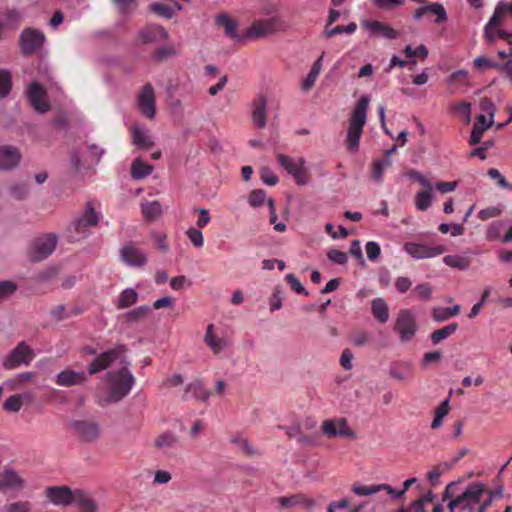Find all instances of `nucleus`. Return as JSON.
Returning <instances> with one entry per match:
<instances>
[{
	"mask_svg": "<svg viewBox=\"0 0 512 512\" xmlns=\"http://www.w3.org/2000/svg\"><path fill=\"white\" fill-rule=\"evenodd\" d=\"M132 143L139 148L149 149L154 145L149 135L139 126H135L132 131Z\"/></svg>",
	"mask_w": 512,
	"mask_h": 512,
	"instance_id": "nucleus-34",
	"label": "nucleus"
},
{
	"mask_svg": "<svg viewBox=\"0 0 512 512\" xmlns=\"http://www.w3.org/2000/svg\"><path fill=\"white\" fill-rule=\"evenodd\" d=\"M9 191H10V195L13 198H15L17 200H22L27 197V195L29 193V188H28L27 184L19 183V184L13 185Z\"/></svg>",
	"mask_w": 512,
	"mask_h": 512,
	"instance_id": "nucleus-57",
	"label": "nucleus"
},
{
	"mask_svg": "<svg viewBox=\"0 0 512 512\" xmlns=\"http://www.w3.org/2000/svg\"><path fill=\"white\" fill-rule=\"evenodd\" d=\"M352 491L358 496H370L380 492V484L369 486L354 484L352 486Z\"/></svg>",
	"mask_w": 512,
	"mask_h": 512,
	"instance_id": "nucleus-48",
	"label": "nucleus"
},
{
	"mask_svg": "<svg viewBox=\"0 0 512 512\" xmlns=\"http://www.w3.org/2000/svg\"><path fill=\"white\" fill-rule=\"evenodd\" d=\"M186 235L189 238L193 246L200 248L204 244V237L201 229L191 227L186 231Z\"/></svg>",
	"mask_w": 512,
	"mask_h": 512,
	"instance_id": "nucleus-50",
	"label": "nucleus"
},
{
	"mask_svg": "<svg viewBox=\"0 0 512 512\" xmlns=\"http://www.w3.org/2000/svg\"><path fill=\"white\" fill-rule=\"evenodd\" d=\"M149 11L164 19H171L175 16V8L160 2L151 3Z\"/></svg>",
	"mask_w": 512,
	"mask_h": 512,
	"instance_id": "nucleus-40",
	"label": "nucleus"
},
{
	"mask_svg": "<svg viewBox=\"0 0 512 512\" xmlns=\"http://www.w3.org/2000/svg\"><path fill=\"white\" fill-rule=\"evenodd\" d=\"M215 22L219 26H223L224 28V34L231 38V39H237V24L234 20H232L228 14L221 13L216 16Z\"/></svg>",
	"mask_w": 512,
	"mask_h": 512,
	"instance_id": "nucleus-31",
	"label": "nucleus"
},
{
	"mask_svg": "<svg viewBox=\"0 0 512 512\" xmlns=\"http://www.w3.org/2000/svg\"><path fill=\"white\" fill-rule=\"evenodd\" d=\"M503 208L502 206H490L488 208L482 209L478 212V217L481 220H487L490 218L498 217L502 214Z\"/></svg>",
	"mask_w": 512,
	"mask_h": 512,
	"instance_id": "nucleus-56",
	"label": "nucleus"
},
{
	"mask_svg": "<svg viewBox=\"0 0 512 512\" xmlns=\"http://www.w3.org/2000/svg\"><path fill=\"white\" fill-rule=\"evenodd\" d=\"M433 197V187L417 192L414 198L416 209L419 211H426L431 206Z\"/></svg>",
	"mask_w": 512,
	"mask_h": 512,
	"instance_id": "nucleus-32",
	"label": "nucleus"
},
{
	"mask_svg": "<svg viewBox=\"0 0 512 512\" xmlns=\"http://www.w3.org/2000/svg\"><path fill=\"white\" fill-rule=\"evenodd\" d=\"M371 312L380 323H386L389 319L388 305L383 298L378 297L372 300Z\"/></svg>",
	"mask_w": 512,
	"mask_h": 512,
	"instance_id": "nucleus-30",
	"label": "nucleus"
},
{
	"mask_svg": "<svg viewBox=\"0 0 512 512\" xmlns=\"http://www.w3.org/2000/svg\"><path fill=\"white\" fill-rule=\"evenodd\" d=\"M79 509V512H97V505L91 496L82 491L76 490V495L73 504Z\"/></svg>",
	"mask_w": 512,
	"mask_h": 512,
	"instance_id": "nucleus-27",
	"label": "nucleus"
},
{
	"mask_svg": "<svg viewBox=\"0 0 512 512\" xmlns=\"http://www.w3.org/2000/svg\"><path fill=\"white\" fill-rule=\"evenodd\" d=\"M137 300L138 293L133 288H126L119 294L116 307L125 309L134 305Z\"/></svg>",
	"mask_w": 512,
	"mask_h": 512,
	"instance_id": "nucleus-36",
	"label": "nucleus"
},
{
	"mask_svg": "<svg viewBox=\"0 0 512 512\" xmlns=\"http://www.w3.org/2000/svg\"><path fill=\"white\" fill-rule=\"evenodd\" d=\"M100 220V214L95 211L91 202H87L85 211L76 217L68 226L66 233L70 241H79L87 237L90 229Z\"/></svg>",
	"mask_w": 512,
	"mask_h": 512,
	"instance_id": "nucleus-3",
	"label": "nucleus"
},
{
	"mask_svg": "<svg viewBox=\"0 0 512 512\" xmlns=\"http://www.w3.org/2000/svg\"><path fill=\"white\" fill-rule=\"evenodd\" d=\"M70 428L81 441L86 443L97 441L101 434L99 424L91 420H74L70 423Z\"/></svg>",
	"mask_w": 512,
	"mask_h": 512,
	"instance_id": "nucleus-9",
	"label": "nucleus"
},
{
	"mask_svg": "<svg viewBox=\"0 0 512 512\" xmlns=\"http://www.w3.org/2000/svg\"><path fill=\"white\" fill-rule=\"evenodd\" d=\"M458 329L457 323H451L447 326H444L441 329H438L434 331L430 335V339L434 345H438L442 340L448 338L450 335H452L456 330Z\"/></svg>",
	"mask_w": 512,
	"mask_h": 512,
	"instance_id": "nucleus-39",
	"label": "nucleus"
},
{
	"mask_svg": "<svg viewBox=\"0 0 512 512\" xmlns=\"http://www.w3.org/2000/svg\"><path fill=\"white\" fill-rule=\"evenodd\" d=\"M120 258L125 265L132 268H141L147 264L145 251L139 248L134 242L125 243L120 251Z\"/></svg>",
	"mask_w": 512,
	"mask_h": 512,
	"instance_id": "nucleus-10",
	"label": "nucleus"
},
{
	"mask_svg": "<svg viewBox=\"0 0 512 512\" xmlns=\"http://www.w3.org/2000/svg\"><path fill=\"white\" fill-rule=\"evenodd\" d=\"M327 257L330 261L336 264L344 265L348 261L347 254L337 249H331L327 253Z\"/></svg>",
	"mask_w": 512,
	"mask_h": 512,
	"instance_id": "nucleus-64",
	"label": "nucleus"
},
{
	"mask_svg": "<svg viewBox=\"0 0 512 512\" xmlns=\"http://www.w3.org/2000/svg\"><path fill=\"white\" fill-rule=\"evenodd\" d=\"M210 395L211 392L204 387L203 382L200 380H196L186 386L182 399L184 401H187L192 398H195L203 402H206L209 399Z\"/></svg>",
	"mask_w": 512,
	"mask_h": 512,
	"instance_id": "nucleus-23",
	"label": "nucleus"
},
{
	"mask_svg": "<svg viewBox=\"0 0 512 512\" xmlns=\"http://www.w3.org/2000/svg\"><path fill=\"white\" fill-rule=\"evenodd\" d=\"M414 366L411 362H399L390 366L389 375L398 381H408L411 379Z\"/></svg>",
	"mask_w": 512,
	"mask_h": 512,
	"instance_id": "nucleus-25",
	"label": "nucleus"
},
{
	"mask_svg": "<svg viewBox=\"0 0 512 512\" xmlns=\"http://www.w3.org/2000/svg\"><path fill=\"white\" fill-rule=\"evenodd\" d=\"M277 160L281 167L293 177L298 185H306L309 181L305 159L302 157L293 158L284 154H278Z\"/></svg>",
	"mask_w": 512,
	"mask_h": 512,
	"instance_id": "nucleus-5",
	"label": "nucleus"
},
{
	"mask_svg": "<svg viewBox=\"0 0 512 512\" xmlns=\"http://www.w3.org/2000/svg\"><path fill=\"white\" fill-rule=\"evenodd\" d=\"M204 342L215 354H219L227 346V342L223 338L216 337L214 335L213 324H209L207 326L206 334L204 336Z\"/></svg>",
	"mask_w": 512,
	"mask_h": 512,
	"instance_id": "nucleus-28",
	"label": "nucleus"
},
{
	"mask_svg": "<svg viewBox=\"0 0 512 512\" xmlns=\"http://www.w3.org/2000/svg\"><path fill=\"white\" fill-rule=\"evenodd\" d=\"M22 407V396L12 395L4 402V409L10 412H18Z\"/></svg>",
	"mask_w": 512,
	"mask_h": 512,
	"instance_id": "nucleus-52",
	"label": "nucleus"
},
{
	"mask_svg": "<svg viewBox=\"0 0 512 512\" xmlns=\"http://www.w3.org/2000/svg\"><path fill=\"white\" fill-rule=\"evenodd\" d=\"M323 432L329 437L344 436L353 438L354 432L348 427L345 418L326 420L322 426Z\"/></svg>",
	"mask_w": 512,
	"mask_h": 512,
	"instance_id": "nucleus-17",
	"label": "nucleus"
},
{
	"mask_svg": "<svg viewBox=\"0 0 512 512\" xmlns=\"http://www.w3.org/2000/svg\"><path fill=\"white\" fill-rule=\"evenodd\" d=\"M485 491L484 484L480 482L469 484L465 491L460 495L463 500L462 509L474 511L476 506L480 504Z\"/></svg>",
	"mask_w": 512,
	"mask_h": 512,
	"instance_id": "nucleus-14",
	"label": "nucleus"
},
{
	"mask_svg": "<svg viewBox=\"0 0 512 512\" xmlns=\"http://www.w3.org/2000/svg\"><path fill=\"white\" fill-rule=\"evenodd\" d=\"M282 29V23L278 17L257 20L246 31L247 38H263Z\"/></svg>",
	"mask_w": 512,
	"mask_h": 512,
	"instance_id": "nucleus-11",
	"label": "nucleus"
},
{
	"mask_svg": "<svg viewBox=\"0 0 512 512\" xmlns=\"http://www.w3.org/2000/svg\"><path fill=\"white\" fill-rule=\"evenodd\" d=\"M324 54L325 53L323 52L321 54V56L312 65L308 75L306 76V78L304 79V81L302 83L303 90H305V91L309 90L314 85L315 81L317 80V78L320 74L321 68H322V60H323Z\"/></svg>",
	"mask_w": 512,
	"mask_h": 512,
	"instance_id": "nucleus-35",
	"label": "nucleus"
},
{
	"mask_svg": "<svg viewBox=\"0 0 512 512\" xmlns=\"http://www.w3.org/2000/svg\"><path fill=\"white\" fill-rule=\"evenodd\" d=\"M11 90V73L8 70H0V97H6Z\"/></svg>",
	"mask_w": 512,
	"mask_h": 512,
	"instance_id": "nucleus-47",
	"label": "nucleus"
},
{
	"mask_svg": "<svg viewBox=\"0 0 512 512\" xmlns=\"http://www.w3.org/2000/svg\"><path fill=\"white\" fill-rule=\"evenodd\" d=\"M32 504L28 501H17L6 505L3 512H31Z\"/></svg>",
	"mask_w": 512,
	"mask_h": 512,
	"instance_id": "nucleus-49",
	"label": "nucleus"
},
{
	"mask_svg": "<svg viewBox=\"0 0 512 512\" xmlns=\"http://www.w3.org/2000/svg\"><path fill=\"white\" fill-rule=\"evenodd\" d=\"M45 42V35L39 29L26 28L19 37L20 51L23 55L36 52Z\"/></svg>",
	"mask_w": 512,
	"mask_h": 512,
	"instance_id": "nucleus-8",
	"label": "nucleus"
},
{
	"mask_svg": "<svg viewBox=\"0 0 512 512\" xmlns=\"http://www.w3.org/2000/svg\"><path fill=\"white\" fill-rule=\"evenodd\" d=\"M126 353L125 345H117L103 351L87 367L88 374L94 375L107 370L115 363L119 365L117 369L107 371L102 376L101 383L98 384V388L105 391V394L99 396L97 400L101 407L120 402L135 385V377L130 370L131 364Z\"/></svg>",
	"mask_w": 512,
	"mask_h": 512,
	"instance_id": "nucleus-1",
	"label": "nucleus"
},
{
	"mask_svg": "<svg viewBox=\"0 0 512 512\" xmlns=\"http://www.w3.org/2000/svg\"><path fill=\"white\" fill-rule=\"evenodd\" d=\"M505 13L506 10L504 9V2H499L494 9L493 15L485 25L486 34L488 33V29H496L499 26L500 20L503 18Z\"/></svg>",
	"mask_w": 512,
	"mask_h": 512,
	"instance_id": "nucleus-44",
	"label": "nucleus"
},
{
	"mask_svg": "<svg viewBox=\"0 0 512 512\" xmlns=\"http://www.w3.org/2000/svg\"><path fill=\"white\" fill-rule=\"evenodd\" d=\"M137 104L142 115L153 119L156 114L155 93L153 86L148 83L143 86L137 97Z\"/></svg>",
	"mask_w": 512,
	"mask_h": 512,
	"instance_id": "nucleus-13",
	"label": "nucleus"
},
{
	"mask_svg": "<svg viewBox=\"0 0 512 512\" xmlns=\"http://www.w3.org/2000/svg\"><path fill=\"white\" fill-rule=\"evenodd\" d=\"M266 200V192L262 189H255L250 193L248 202L252 207L263 205Z\"/></svg>",
	"mask_w": 512,
	"mask_h": 512,
	"instance_id": "nucleus-55",
	"label": "nucleus"
},
{
	"mask_svg": "<svg viewBox=\"0 0 512 512\" xmlns=\"http://www.w3.org/2000/svg\"><path fill=\"white\" fill-rule=\"evenodd\" d=\"M508 225V220H498L489 224L486 238L490 241L498 240L502 230Z\"/></svg>",
	"mask_w": 512,
	"mask_h": 512,
	"instance_id": "nucleus-46",
	"label": "nucleus"
},
{
	"mask_svg": "<svg viewBox=\"0 0 512 512\" xmlns=\"http://www.w3.org/2000/svg\"><path fill=\"white\" fill-rule=\"evenodd\" d=\"M21 152L16 146H0V170L10 171L15 169L21 161Z\"/></svg>",
	"mask_w": 512,
	"mask_h": 512,
	"instance_id": "nucleus-16",
	"label": "nucleus"
},
{
	"mask_svg": "<svg viewBox=\"0 0 512 512\" xmlns=\"http://www.w3.org/2000/svg\"><path fill=\"white\" fill-rule=\"evenodd\" d=\"M139 40L143 44L156 43L168 38L164 27L158 24H149L139 31Z\"/></svg>",
	"mask_w": 512,
	"mask_h": 512,
	"instance_id": "nucleus-20",
	"label": "nucleus"
},
{
	"mask_svg": "<svg viewBox=\"0 0 512 512\" xmlns=\"http://www.w3.org/2000/svg\"><path fill=\"white\" fill-rule=\"evenodd\" d=\"M149 307L148 306H140L136 309H133L131 311H129L127 314H126V319L128 322H136L138 321L139 319H141L142 317L146 316L149 312Z\"/></svg>",
	"mask_w": 512,
	"mask_h": 512,
	"instance_id": "nucleus-61",
	"label": "nucleus"
},
{
	"mask_svg": "<svg viewBox=\"0 0 512 512\" xmlns=\"http://www.w3.org/2000/svg\"><path fill=\"white\" fill-rule=\"evenodd\" d=\"M391 164L392 161L388 157L376 159L373 162L372 179L377 183L381 182L385 168L389 167Z\"/></svg>",
	"mask_w": 512,
	"mask_h": 512,
	"instance_id": "nucleus-43",
	"label": "nucleus"
},
{
	"mask_svg": "<svg viewBox=\"0 0 512 512\" xmlns=\"http://www.w3.org/2000/svg\"><path fill=\"white\" fill-rule=\"evenodd\" d=\"M35 357L34 351L25 343L20 342L2 361L5 369H14L29 365Z\"/></svg>",
	"mask_w": 512,
	"mask_h": 512,
	"instance_id": "nucleus-7",
	"label": "nucleus"
},
{
	"mask_svg": "<svg viewBox=\"0 0 512 512\" xmlns=\"http://www.w3.org/2000/svg\"><path fill=\"white\" fill-rule=\"evenodd\" d=\"M369 103L370 97L363 95L352 110L347 131V145L348 149L352 152L357 151L359 148L363 127L367 121Z\"/></svg>",
	"mask_w": 512,
	"mask_h": 512,
	"instance_id": "nucleus-2",
	"label": "nucleus"
},
{
	"mask_svg": "<svg viewBox=\"0 0 512 512\" xmlns=\"http://www.w3.org/2000/svg\"><path fill=\"white\" fill-rule=\"evenodd\" d=\"M23 485L24 480L13 469H5V471L0 475V490L21 489Z\"/></svg>",
	"mask_w": 512,
	"mask_h": 512,
	"instance_id": "nucleus-24",
	"label": "nucleus"
},
{
	"mask_svg": "<svg viewBox=\"0 0 512 512\" xmlns=\"http://www.w3.org/2000/svg\"><path fill=\"white\" fill-rule=\"evenodd\" d=\"M403 250L414 259H426L443 254L446 248L442 245L428 246L423 243L407 242Z\"/></svg>",
	"mask_w": 512,
	"mask_h": 512,
	"instance_id": "nucleus-12",
	"label": "nucleus"
},
{
	"mask_svg": "<svg viewBox=\"0 0 512 512\" xmlns=\"http://www.w3.org/2000/svg\"><path fill=\"white\" fill-rule=\"evenodd\" d=\"M178 442L179 437L175 433L166 431L157 437L155 446L168 453L177 446Z\"/></svg>",
	"mask_w": 512,
	"mask_h": 512,
	"instance_id": "nucleus-29",
	"label": "nucleus"
},
{
	"mask_svg": "<svg viewBox=\"0 0 512 512\" xmlns=\"http://www.w3.org/2000/svg\"><path fill=\"white\" fill-rule=\"evenodd\" d=\"M17 289V286L12 281H0V302L10 295H12Z\"/></svg>",
	"mask_w": 512,
	"mask_h": 512,
	"instance_id": "nucleus-63",
	"label": "nucleus"
},
{
	"mask_svg": "<svg viewBox=\"0 0 512 512\" xmlns=\"http://www.w3.org/2000/svg\"><path fill=\"white\" fill-rule=\"evenodd\" d=\"M58 238L55 234H44L37 237L29 248V258L32 262H39L50 256L56 248Z\"/></svg>",
	"mask_w": 512,
	"mask_h": 512,
	"instance_id": "nucleus-6",
	"label": "nucleus"
},
{
	"mask_svg": "<svg viewBox=\"0 0 512 512\" xmlns=\"http://www.w3.org/2000/svg\"><path fill=\"white\" fill-rule=\"evenodd\" d=\"M26 94L31 106L36 111L39 113H45L49 110V104L45 99L46 91L37 81L30 83L26 90Z\"/></svg>",
	"mask_w": 512,
	"mask_h": 512,
	"instance_id": "nucleus-15",
	"label": "nucleus"
},
{
	"mask_svg": "<svg viewBox=\"0 0 512 512\" xmlns=\"http://www.w3.org/2000/svg\"><path fill=\"white\" fill-rule=\"evenodd\" d=\"M141 209L143 216L148 220H155L162 214L161 205L158 201L143 203Z\"/></svg>",
	"mask_w": 512,
	"mask_h": 512,
	"instance_id": "nucleus-42",
	"label": "nucleus"
},
{
	"mask_svg": "<svg viewBox=\"0 0 512 512\" xmlns=\"http://www.w3.org/2000/svg\"><path fill=\"white\" fill-rule=\"evenodd\" d=\"M454 111L459 116H461L466 123H470L471 121V104L468 102H463L456 104L454 106Z\"/></svg>",
	"mask_w": 512,
	"mask_h": 512,
	"instance_id": "nucleus-59",
	"label": "nucleus"
},
{
	"mask_svg": "<svg viewBox=\"0 0 512 512\" xmlns=\"http://www.w3.org/2000/svg\"><path fill=\"white\" fill-rule=\"evenodd\" d=\"M88 378L84 371H74L65 369L59 372L55 377V383L61 387H70L81 385L87 382Z\"/></svg>",
	"mask_w": 512,
	"mask_h": 512,
	"instance_id": "nucleus-19",
	"label": "nucleus"
},
{
	"mask_svg": "<svg viewBox=\"0 0 512 512\" xmlns=\"http://www.w3.org/2000/svg\"><path fill=\"white\" fill-rule=\"evenodd\" d=\"M474 67L479 71H483L489 68H498L500 64L489 60L485 56H479L474 60Z\"/></svg>",
	"mask_w": 512,
	"mask_h": 512,
	"instance_id": "nucleus-60",
	"label": "nucleus"
},
{
	"mask_svg": "<svg viewBox=\"0 0 512 512\" xmlns=\"http://www.w3.org/2000/svg\"><path fill=\"white\" fill-rule=\"evenodd\" d=\"M439 231L443 234L450 233L452 236H460L464 233V227L461 224L441 223Z\"/></svg>",
	"mask_w": 512,
	"mask_h": 512,
	"instance_id": "nucleus-53",
	"label": "nucleus"
},
{
	"mask_svg": "<svg viewBox=\"0 0 512 512\" xmlns=\"http://www.w3.org/2000/svg\"><path fill=\"white\" fill-rule=\"evenodd\" d=\"M362 26L370 33L371 36L382 37L385 39H395L398 32L385 23L376 20H364Z\"/></svg>",
	"mask_w": 512,
	"mask_h": 512,
	"instance_id": "nucleus-21",
	"label": "nucleus"
},
{
	"mask_svg": "<svg viewBox=\"0 0 512 512\" xmlns=\"http://www.w3.org/2000/svg\"><path fill=\"white\" fill-rule=\"evenodd\" d=\"M443 262L449 267L460 270H466L470 265L468 258L459 255H447L443 258Z\"/></svg>",
	"mask_w": 512,
	"mask_h": 512,
	"instance_id": "nucleus-45",
	"label": "nucleus"
},
{
	"mask_svg": "<svg viewBox=\"0 0 512 512\" xmlns=\"http://www.w3.org/2000/svg\"><path fill=\"white\" fill-rule=\"evenodd\" d=\"M487 175L492 179L496 180L497 185L501 188H505L512 191V184H510L505 177L495 168L488 170Z\"/></svg>",
	"mask_w": 512,
	"mask_h": 512,
	"instance_id": "nucleus-54",
	"label": "nucleus"
},
{
	"mask_svg": "<svg viewBox=\"0 0 512 512\" xmlns=\"http://www.w3.org/2000/svg\"><path fill=\"white\" fill-rule=\"evenodd\" d=\"M492 125V120H487V117L484 114L477 116L476 123L472 128L469 139L470 145H476L480 143L484 131L489 129Z\"/></svg>",
	"mask_w": 512,
	"mask_h": 512,
	"instance_id": "nucleus-26",
	"label": "nucleus"
},
{
	"mask_svg": "<svg viewBox=\"0 0 512 512\" xmlns=\"http://www.w3.org/2000/svg\"><path fill=\"white\" fill-rule=\"evenodd\" d=\"M285 278L293 291L298 294H304L306 296L309 295V292L303 287V285L294 274L289 273Z\"/></svg>",
	"mask_w": 512,
	"mask_h": 512,
	"instance_id": "nucleus-58",
	"label": "nucleus"
},
{
	"mask_svg": "<svg viewBox=\"0 0 512 512\" xmlns=\"http://www.w3.org/2000/svg\"><path fill=\"white\" fill-rule=\"evenodd\" d=\"M460 312V305L455 304L451 307H435L432 310V317L436 322H443L449 318L458 315Z\"/></svg>",
	"mask_w": 512,
	"mask_h": 512,
	"instance_id": "nucleus-33",
	"label": "nucleus"
},
{
	"mask_svg": "<svg viewBox=\"0 0 512 512\" xmlns=\"http://www.w3.org/2000/svg\"><path fill=\"white\" fill-rule=\"evenodd\" d=\"M153 167L140 158H136L131 166V176L133 179H144L152 172Z\"/></svg>",
	"mask_w": 512,
	"mask_h": 512,
	"instance_id": "nucleus-37",
	"label": "nucleus"
},
{
	"mask_svg": "<svg viewBox=\"0 0 512 512\" xmlns=\"http://www.w3.org/2000/svg\"><path fill=\"white\" fill-rule=\"evenodd\" d=\"M46 495L52 504L67 506L73 504L76 490L72 491L65 486L49 487L46 491Z\"/></svg>",
	"mask_w": 512,
	"mask_h": 512,
	"instance_id": "nucleus-18",
	"label": "nucleus"
},
{
	"mask_svg": "<svg viewBox=\"0 0 512 512\" xmlns=\"http://www.w3.org/2000/svg\"><path fill=\"white\" fill-rule=\"evenodd\" d=\"M260 177L264 184L274 186L278 183V177L272 172L269 167H263L260 170Z\"/></svg>",
	"mask_w": 512,
	"mask_h": 512,
	"instance_id": "nucleus-62",
	"label": "nucleus"
},
{
	"mask_svg": "<svg viewBox=\"0 0 512 512\" xmlns=\"http://www.w3.org/2000/svg\"><path fill=\"white\" fill-rule=\"evenodd\" d=\"M121 14H130L136 7V0H112Z\"/></svg>",
	"mask_w": 512,
	"mask_h": 512,
	"instance_id": "nucleus-51",
	"label": "nucleus"
},
{
	"mask_svg": "<svg viewBox=\"0 0 512 512\" xmlns=\"http://www.w3.org/2000/svg\"><path fill=\"white\" fill-rule=\"evenodd\" d=\"M425 6L426 13L435 16V23L440 24L447 21V12L441 3L431 2Z\"/></svg>",
	"mask_w": 512,
	"mask_h": 512,
	"instance_id": "nucleus-38",
	"label": "nucleus"
},
{
	"mask_svg": "<svg viewBox=\"0 0 512 512\" xmlns=\"http://www.w3.org/2000/svg\"><path fill=\"white\" fill-rule=\"evenodd\" d=\"M252 122L260 128L267 124V100L260 95L252 104Z\"/></svg>",
	"mask_w": 512,
	"mask_h": 512,
	"instance_id": "nucleus-22",
	"label": "nucleus"
},
{
	"mask_svg": "<svg viewBox=\"0 0 512 512\" xmlns=\"http://www.w3.org/2000/svg\"><path fill=\"white\" fill-rule=\"evenodd\" d=\"M5 24L8 28H17L24 18V13L16 8L7 9L4 13Z\"/></svg>",
	"mask_w": 512,
	"mask_h": 512,
	"instance_id": "nucleus-41",
	"label": "nucleus"
},
{
	"mask_svg": "<svg viewBox=\"0 0 512 512\" xmlns=\"http://www.w3.org/2000/svg\"><path fill=\"white\" fill-rule=\"evenodd\" d=\"M394 330L398 333L401 343L410 342L418 330L414 313L409 309H401L398 312Z\"/></svg>",
	"mask_w": 512,
	"mask_h": 512,
	"instance_id": "nucleus-4",
	"label": "nucleus"
}]
</instances>
